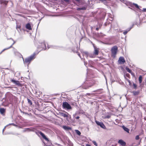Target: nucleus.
<instances>
[{
  "instance_id": "29",
  "label": "nucleus",
  "mask_w": 146,
  "mask_h": 146,
  "mask_svg": "<svg viewBox=\"0 0 146 146\" xmlns=\"http://www.w3.org/2000/svg\"><path fill=\"white\" fill-rule=\"evenodd\" d=\"M139 139V136L138 135H137L135 137V139L136 140H138Z\"/></svg>"
},
{
  "instance_id": "24",
  "label": "nucleus",
  "mask_w": 146,
  "mask_h": 146,
  "mask_svg": "<svg viewBox=\"0 0 146 146\" xmlns=\"http://www.w3.org/2000/svg\"><path fill=\"white\" fill-rule=\"evenodd\" d=\"M131 29V28H129V29H128V30L127 31H124L123 32V34L124 35H126L127 33V32L128 31H129Z\"/></svg>"
},
{
  "instance_id": "47",
  "label": "nucleus",
  "mask_w": 146,
  "mask_h": 146,
  "mask_svg": "<svg viewBox=\"0 0 146 146\" xmlns=\"http://www.w3.org/2000/svg\"><path fill=\"white\" fill-rule=\"evenodd\" d=\"M145 119L146 120V118H145Z\"/></svg>"
},
{
  "instance_id": "5",
  "label": "nucleus",
  "mask_w": 146,
  "mask_h": 146,
  "mask_svg": "<svg viewBox=\"0 0 146 146\" xmlns=\"http://www.w3.org/2000/svg\"><path fill=\"white\" fill-rule=\"evenodd\" d=\"M96 123L98 125L100 126L102 128L106 129V127L104 125L102 122L99 121H95Z\"/></svg>"
},
{
  "instance_id": "19",
  "label": "nucleus",
  "mask_w": 146,
  "mask_h": 146,
  "mask_svg": "<svg viewBox=\"0 0 146 146\" xmlns=\"http://www.w3.org/2000/svg\"><path fill=\"white\" fill-rule=\"evenodd\" d=\"M86 9V8L85 7H83L81 8H78L77 9V10L79 11L80 10H85Z\"/></svg>"
},
{
  "instance_id": "37",
  "label": "nucleus",
  "mask_w": 146,
  "mask_h": 146,
  "mask_svg": "<svg viewBox=\"0 0 146 146\" xmlns=\"http://www.w3.org/2000/svg\"><path fill=\"white\" fill-rule=\"evenodd\" d=\"M20 28V26H17V28Z\"/></svg>"
},
{
  "instance_id": "9",
  "label": "nucleus",
  "mask_w": 146,
  "mask_h": 146,
  "mask_svg": "<svg viewBox=\"0 0 146 146\" xmlns=\"http://www.w3.org/2000/svg\"><path fill=\"white\" fill-rule=\"evenodd\" d=\"M94 54L95 55H97L98 54L99 49L98 48H97L95 46H94Z\"/></svg>"
},
{
  "instance_id": "45",
  "label": "nucleus",
  "mask_w": 146,
  "mask_h": 146,
  "mask_svg": "<svg viewBox=\"0 0 146 146\" xmlns=\"http://www.w3.org/2000/svg\"><path fill=\"white\" fill-rule=\"evenodd\" d=\"M27 129V130H29V129Z\"/></svg>"
},
{
  "instance_id": "4",
  "label": "nucleus",
  "mask_w": 146,
  "mask_h": 146,
  "mask_svg": "<svg viewBox=\"0 0 146 146\" xmlns=\"http://www.w3.org/2000/svg\"><path fill=\"white\" fill-rule=\"evenodd\" d=\"M62 106L65 109L69 110L71 109V107L70 105L67 102H64L62 104Z\"/></svg>"
},
{
  "instance_id": "13",
  "label": "nucleus",
  "mask_w": 146,
  "mask_h": 146,
  "mask_svg": "<svg viewBox=\"0 0 146 146\" xmlns=\"http://www.w3.org/2000/svg\"><path fill=\"white\" fill-rule=\"evenodd\" d=\"M26 27L27 29L29 30H31L32 29L31 27V25L30 23H28L26 25Z\"/></svg>"
},
{
  "instance_id": "36",
  "label": "nucleus",
  "mask_w": 146,
  "mask_h": 146,
  "mask_svg": "<svg viewBox=\"0 0 146 146\" xmlns=\"http://www.w3.org/2000/svg\"><path fill=\"white\" fill-rule=\"evenodd\" d=\"M76 118V119H78L80 118V117L79 116H77Z\"/></svg>"
},
{
  "instance_id": "26",
  "label": "nucleus",
  "mask_w": 146,
  "mask_h": 146,
  "mask_svg": "<svg viewBox=\"0 0 146 146\" xmlns=\"http://www.w3.org/2000/svg\"><path fill=\"white\" fill-rule=\"evenodd\" d=\"M133 94L135 95H137L139 94V92H133Z\"/></svg>"
},
{
  "instance_id": "22",
  "label": "nucleus",
  "mask_w": 146,
  "mask_h": 146,
  "mask_svg": "<svg viewBox=\"0 0 146 146\" xmlns=\"http://www.w3.org/2000/svg\"><path fill=\"white\" fill-rule=\"evenodd\" d=\"M75 131L76 133L78 135H80L81 134L80 132L78 130H76Z\"/></svg>"
},
{
  "instance_id": "8",
  "label": "nucleus",
  "mask_w": 146,
  "mask_h": 146,
  "mask_svg": "<svg viewBox=\"0 0 146 146\" xmlns=\"http://www.w3.org/2000/svg\"><path fill=\"white\" fill-rule=\"evenodd\" d=\"M6 112V109L3 108H0V113L3 116L5 115Z\"/></svg>"
},
{
  "instance_id": "27",
  "label": "nucleus",
  "mask_w": 146,
  "mask_h": 146,
  "mask_svg": "<svg viewBox=\"0 0 146 146\" xmlns=\"http://www.w3.org/2000/svg\"><path fill=\"white\" fill-rule=\"evenodd\" d=\"M92 143L94 144V145H95L96 146H97V144L95 141H92Z\"/></svg>"
},
{
  "instance_id": "46",
  "label": "nucleus",
  "mask_w": 146,
  "mask_h": 146,
  "mask_svg": "<svg viewBox=\"0 0 146 146\" xmlns=\"http://www.w3.org/2000/svg\"><path fill=\"white\" fill-rule=\"evenodd\" d=\"M78 55L79 56H80V55H79V54H78Z\"/></svg>"
},
{
  "instance_id": "34",
  "label": "nucleus",
  "mask_w": 146,
  "mask_h": 146,
  "mask_svg": "<svg viewBox=\"0 0 146 146\" xmlns=\"http://www.w3.org/2000/svg\"><path fill=\"white\" fill-rule=\"evenodd\" d=\"M66 2H68L69 1V0H63Z\"/></svg>"
},
{
  "instance_id": "39",
  "label": "nucleus",
  "mask_w": 146,
  "mask_h": 146,
  "mask_svg": "<svg viewBox=\"0 0 146 146\" xmlns=\"http://www.w3.org/2000/svg\"><path fill=\"white\" fill-rule=\"evenodd\" d=\"M129 75V74H126V76L127 77H128Z\"/></svg>"
},
{
  "instance_id": "43",
  "label": "nucleus",
  "mask_w": 146,
  "mask_h": 146,
  "mask_svg": "<svg viewBox=\"0 0 146 146\" xmlns=\"http://www.w3.org/2000/svg\"><path fill=\"white\" fill-rule=\"evenodd\" d=\"M107 118H109L110 117L109 116H107Z\"/></svg>"
},
{
  "instance_id": "41",
  "label": "nucleus",
  "mask_w": 146,
  "mask_h": 146,
  "mask_svg": "<svg viewBox=\"0 0 146 146\" xmlns=\"http://www.w3.org/2000/svg\"><path fill=\"white\" fill-rule=\"evenodd\" d=\"M5 128L3 129V131H4V130L5 129Z\"/></svg>"
},
{
  "instance_id": "3",
  "label": "nucleus",
  "mask_w": 146,
  "mask_h": 146,
  "mask_svg": "<svg viewBox=\"0 0 146 146\" xmlns=\"http://www.w3.org/2000/svg\"><path fill=\"white\" fill-rule=\"evenodd\" d=\"M82 54L83 56H85L86 58L88 57V56L90 58H94L95 57V55L93 54H88V52H84L82 53Z\"/></svg>"
},
{
  "instance_id": "15",
  "label": "nucleus",
  "mask_w": 146,
  "mask_h": 146,
  "mask_svg": "<svg viewBox=\"0 0 146 146\" xmlns=\"http://www.w3.org/2000/svg\"><path fill=\"white\" fill-rule=\"evenodd\" d=\"M40 135L42 136L43 137V138H44V139L46 140H48L47 138H46L45 135L43 133L40 132Z\"/></svg>"
},
{
  "instance_id": "1",
  "label": "nucleus",
  "mask_w": 146,
  "mask_h": 146,
  "mask_svg": "<svg viewBox=\"0 0 146 146\" xmlns=\"http://www.w3.org/2000/svg\"><path fill=\"white\" fill-rule=\"evenodd\" d=\"M35 54H33L29 57L26 58L25 60H23L24 64H27L28 65V64H30L31 61L35 58Z\"/></svg>"
},
{
  "instance_id": "32",
  "label": "nucleus",
  "mask_w": 146,
  "mask_h": 146,
  "mask_svg": "<svg viewBox=\"0 0 146 146\" xmlns=\"http://www.w3.org/2000/svg\"><path fill=\"white\" fill-rule=\"evenodd\" d=\"M100 1H101L102 3H104V2H105L106 0H100Z\"/></svg>"
},
{
  "instance_id": "42",
  "label": "nucleus",
  "mask_w": 146,
  "mask_h": 146,
  "mask_svg": "<svg viewBox=\"0 0 146 146\" xmlns=\"http://www.w3.org/2000/svg\"><path fill=\"white\" fill-rule=\"evenodd\" d=\"M87 146H91V145H88H88H87Z\"/></svg>"
},
{
  "instance_id": "35",
  "label": "nucleus",
  "mask_w": 146,
  "mask_h": 146,
  "mask_svg": "<svg viewBox=\"0 0 146 146\" xmlns=\"http://www.w3.org/2000/svg\"><path fill=\"white\" fill-rule=\"evenodd\" d=\"M142 11L144 12L146 11V9H143Z\"/></svg>"
},
{
  "instance_id": "44",
  "label": "nucleus",
  "mask_w": 146,
  "mask_h": 146,
  "mask_svg": "<svg viewBox=\"0 0 146 146\" xmlns=\"http://www.w3.org/2000/svg\"><path fill=\"white\" fill-rule=\"evenodd\" d=\"M132 75H133V74H134V73L132 72V74H131Z\"/></svg>"
},
{
  "instance_id": "28",
  "label": "nucleus",
  "mask_w": 146,
  "mask_h": 146,
  "mask_svg": "<svg viewBox=\"0 0 146 146\" xmlns=\"http://www.w3.org/2000/svg\"><path fill=\"white\" fill-rule=\"evenodd\" d=\"M127 82H129V85H131V83L130 81L129 80H128V79H127Z\"/></svg>"
},
{
  "instance_id": "17",
  "label": "nucleus",
  "mask_w": 146,
  "mask_h": 146,
  "mask_svg": "<svg viewBox=\"0 0 146 146\" xmlns=\"http://www.w3.org/2000/svg\"><path fill=\"white\" fill-rule=\"evenodd\" d=\"M125 69L127 70V71L129 73L132 74V71L129 69V68L127 67L125 68Z\"/></svg>"
},
{
  "instance_id": "31",
  "label": "nucleus",
  "mask_w": 146,
  "mask_h": 146,
  "mask_svg": "<svg viewBox=\"0 0 146 146\" xmlns=\"http://www.w3.org/2000/svg\"><path fill=\"white\" fill-rule=\"evenodd\" d=\"M9 125H13V126H17V125H16L14 123H13L9 124Z\"/></svg>"
},
{
  "instance_id": "30",
  "label": "nucleus",
  "mask_w": 146,
  "mask_h": 146,
  "mask_svg": "<svg viewBox=\"0 0 146 146\" xmlns=\"http://www.w3.org/2000/svg\"><path fill=\"white\" fill-rule=\"evenodd\" d=\"M133 86L134 87V88H135V89H136V87H137V85H136V84H133Z\"/></svg>"
},
{
  "instance_id": "20",
  "label": "nucleus",
  "mask_w": 146,
  "mask_h": 146,
  "mask_svg": "<svg viewBox=\"0 0 146 146\" xmlns=\"http://www.w3.org/2000/svg\"><path fill=\"white\" fill-rule=\"evenodd\" d=\"M139 80L140 83H141L142 81V77L141 76H140L139 77Z\"/></svg>"
},
{
  "instance_id": "10",
  "label": "nucleus",
  "mask_w": 146,
  "mask_h": 146,
  "mask_svg": "<svg viewBox=\"0 0 146 146\" xmlns=\"http://www.w3.org/2000/svg\"><path fill=\"white\" fill-rule=\"evenodd\" d=\"M11 81L13 83H14L16 85H18V86H20L21 85V84L18 81L15 80L13 79H11Z\"/></svg>"
},
{
  "instance_id": "40",
  "label": "nucleus",
  "mask_w": 146,
  "mask_h": 146,
  "mask_svg": "<svg viewBox=\"0 0 146 146\" xmlns=\"http://www.w3.org/2000/svg\"><path fill=\"white\" fill-rule=\"evenodd\" d=\"M96 30L98 31V29H98V28H96Z\"/></svg>"
},
{
  "instance_id": "33",
  "label": "nucleus",
  "mask_w": 146,
  "mask_h": 146,
  "mask_svg": "<svg viewBox=\"0 0 146 146\" xmlns=\"http://www.w3.org/2000/svg\"><path fill=\"white\" fill-rule=\"evenodd\" d=\"M94 85V84L93 83H92V84L91 85L89 86V87H91V86H93Z\"/></svg>"
},
{
  "instance_id": "6",
  "label": "nucleus",
  "mask_w": 146,
  "mask_h": 146,
  "mask_svg": "<svg viewBox=\"0 0 146 146\" xmlns=\"http://www.w3.org/2000/svg\"><path fill=\"white\" fill-rule=\"evenodd\" d=\"M125 62V60L123 57L121 56L120 57L118 60V62L120 64H123Z\"/></svg>"
},
{
  "instance_id": "11",
  "label": "nucleus",
  "mask_w": 146,
  "mask_h": 146,
  "mask_svg": "<svg viewBox=\"0 0 146 146\" xmlns=\"http://www.w3.org/2000/svg\"><path fill=\"white\" fill-rule=\"evenodd\" d=\"M118 143L120 144L122 146H125L126 144L125 142L123 140L121 139L119 140L118 142Z\"/></svg>"
},
{
  "instance_id": "21",
  "label": "nucleus",
  "mask_w": 146,
  "mask_h": 146,
  "mask_svg": "<svg viewBox=\"0 0 146 146\" xmlns=\"http://www.w3.org/2000/svg\"><path fill=\"white\" fill-rule=\"evenodd\" d=\"M1 3H3L5 5H6L8 3V1H5L1 0Z\"/></svg>"
},
{
  "instance_id": "38",
  "label": "nucleus",
  "mask_w": 146,
  "mask_h": 146,
  "mask_svg": "<svg viewBox=\"0 0 146 146\" xmlns=\"http://www.w3.org/2000/svg\"><path fill=\"white\" fill-rule=\"evenodd\" d=\"M84 64L85 66L87 64V63H86V62H85V61H84Z\"/></svg>"
},
{
  "instance_id": "2",
  "label": "nucleus",
  "mask_w": 146,
  "mask_h": 146,
  "mask_svg": "<svg viewBox=\"0 0 146 146\" xmlns=\"http://www.w3.org/2000/svg\"><path fill=\"white\" fill-rule=\"evenodd\" d=\"M117 51V47L114 46L112 47L111 50V56L113 58H115Z\"/></svg>"
},
{
  "instance_id": "25",
  "label": "nucleus",
  "mask_w": 146,
  "mask_h": 146,
  "mask_svg": "<svg viewBox=\"0 0 146 146\" xmlns=\"http://www.w3.org/2000/svg\"><path fill=\"white\" fill-rule=\"evenodd\" d=\"M133 5H134L136 8L138 9H139V6L137 4L133 3Z\"/></svg>"
},
{
  "instance_id": "14",
  "label": "nucleus",
  "mask_w": 146,
  "mask_h": 146,
  "mask_svg": "<svg viewBox=\"0 0 146 146\" xmlns=\"http://www.w3.org/2000/svg\"><path fill=\"white\" fill-rule=\"evenodd\" d=\"M122 128L125 131H126L128 133H129V130L128 128L125 127L124 126H122Z\"/></svg>"
},
{
  "instance_id": "16",
  "label": "nucleus",
  "mask_w": 146,
  "mask_h": 146,
  "mask_svg": "<svg viewBox=\"0 0 146 146\" xmlns=\"http://www.w3.org/2000/svg\"><path fill=\"white\" fill-rule=\"evenodd\" d=\"M63 128L65 130H69V129H71L70 127L66 126H63Z\"/></svg>"
},
{
  "instance_id": "7",
  "label": "nucleus",
  "mask_w": 146,
  "mask_h": 146,
  "mask_svg": "<svg viewBox=\"0 0 146 146\" xmlns=\"http://www.w3.org/2000/svg\"><path fill=\"white\" fill-rule=\"evenodd\" d=\"M40 46L38 48H41V50H45L46 49V44L44 42L40 44Z\"/></svg>"
},
{
  "instance_id": "23",
  "label": "nucleus",
  "mask_w": 146,
  "mask_h": 146,
  "mask_svg": "<svg viewBox=\"0 0 146 146\" xmlns=\"http://www.w3.org/2000/svg\"><path fill=\"white\" fill-rule=\"evenodd\" d=\"M27 100L28 103L31 105L32 104V101L31 100H30L28 98L27 99Z\"/></svg>"
},
{
  "instance_id": "18",
  "label": "nucleus",
  "mask_w": 146,
  "mask_h": 146,
  "mask_svg": "<svg viewBox=\"0 0 146 146\" xmlns=\"http://www.w3.org/2000/svg\"><path fill=\"white\" fill-rule=\"evenodd\" d=\"M14 42L13 44L11 46H10L8 48H5L4 49H3L1 53H2V52H3L5 50H7L9 48H11L12 47V45L14 44Z\"/></svg>"
},
{
  "instance_id": "12",
  "label": "nucleus",
  "mask_w": 146,
  "mask_h": 146,
  "mask_svg": "<svg viewBox=\"0 0 146 146\" xmlns=\"http://www.w3.org/2000/svg\"><path fill=\"white\" fill-rule=\"evenodd\" d=\"M66 113L67 114H66V113H62V112L60 113V115H61V116H63L64 117H68V114L67 112H66Z\"/></svg>"
}]
</instances>
